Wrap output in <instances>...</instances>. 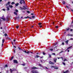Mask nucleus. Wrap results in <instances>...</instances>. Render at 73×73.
Segmentation results:
<instances>
[{"mask_svg":"<svg viewBox=\"0 0 73 73\" xmlns=\"http://www.w3.org/2000/svg\"><path fill=\"white\" fill-rule=\"evenodd\" d=\"M20 3L21 4H23V2L24 4H25V1H24V0H20Z\"/></svg>","mask_w":73,"mask_h":73,"instance_id":"nucleus-1","label":"nucleus"},{"mask_svg":"<svg viewBox=\"0 0 73 73\" xmlns=\"http://www.w3.org/2000/svg\"><path fill=\"white\" fill-rule=\"evenodd\" d=\"M38 69V68H36L35 67H31V69Z\"/></svg>","mask_w":73,"mask_h":73,"instance_id":"nucleus-2","label":"nucleus"},{"mask_svg":"<svg viewBox=\"0 0 73 73\" xmlns=\"http://www.w3.org/2000/svg\"><path fill=\"white\" fill-rule=\"evenodd\" d=\"M37 71H36L35 70H31V72L32 73H36Z\"/></svg>","mask_w":73,"mask_h":73,"instance_id":"nucleus-3","label":"nucleus"},{"mask_svg":"<svg viewBox=\"0 0 73 73\" xmlns=\"http://www.w3.org/2000/svg\"><path fill=\"white\" fill-rule=\"evenodd\" d=\"M13 62L14 63H15V64H17V63H18V62L17 60H14Z\"/></svg>","mask_w":73,"mask_h":73,"instance_id":"nucleus-4","label":"nucleus"},{"mask_svg":"<svg viewBox=\"0 0 73 73\" xmlns=\"http://www.w3.org/2000/svg\"><path fill=\"white\" fill-rule=\"evenodd\" d=\"M49 63L50 64H51V65H53L54 64V63L52 62L51 61L49 62Z\"/></svg>","mask_w":73,"mask_h":73,"instance_id":"nucleus-5","label":"nucleus"},{"mask_svg":"<svg viewBox=\"0 0 73 73\" xmlns=\"http://www.w3.org/2000/svg\"><path fill=\"white\" fill-rule=\"evenodd\" d=\"M54 50H55V51H57V46H56L53 49Z\"/></svg>","mask_w":73,"mask_h":73,"instance_id":"nucleus-6","label":"nucleus"},{"mask_svg":"<svg viewBox=\"0 0 73 73\" xmlns=\"http://www.w3.org/2000/svg\"><path fill=\"white\" fill-rule=\"evenodd\" d=\"M10 3H11V2H8L6 4V6H7V5H10L9 4H10Z\"/></svg>","mask_w":73,"mask_h":73,"instance_id":"nucleus-7","label":"nucleus"},{"mask_svg":"<svg viewBox=\"0 0 73 73\" xmlns=\"http://www.w3.org/2000/svg\"><path fill=\"white\" fill-rule=\"evenodd\" d=\"M54 61L55 62H56V61H57V58H54Z\"/></svg>","mask_w":73,"mask_h":73,"instance_id":"nucleus-8","label":"nucleus"},{"mask_svg":"<svg viewBox=\"0 0 73 73\" xmlns=\"http://www.w3.org/2000/svg\"><path fill=\"white\" fill-rule=\"evenodd\" d=\"M72 46H71L70 47H69L67 49H66V50H68V49H70V48H72Z\"/></svg>","mask_w":73,"mask_h":73,"instance_id":"nucleus-9","label":"nucleus"},{"mask_svg":"<svg viewBox=\"0 0 73 73\" xmlns=\"http://www.w3.org/2000/svg\"><path fill=\"white\" fill-rule=\"evenodd\" d=\"M38 57H40V56L38 55H36V56H35V58H38Z\"/></svg>","mask_w":73,"mask_h":73,"instance_id":"nucleus-10","label":"nucleus"},{"mask_svg":"<svg viewBox=\"0 0 73 73\" xmlns=\"http://www.w3.org/2000/svg\"><path fill=\"white\" fill-rule=\"evenodd\" d=\"M10 72L11 73H12V72H13V69H10Z\"/></svg>","mask_w":73,"mask_h":73,"instance_id":"nucleus-11","label":"nucleus"},{"mask_svg":"<svg viewBox=\"0 0 73 73\" xmlns=\"http://www.w3.org/2000/svg\"><path fill=\"white\" fill-rule=\"evenodd\" d=\"M54 69H58V68L57 67L54 66Z\"/></svg>","mask_w":73,"mask_h":73,"instance_id":"nucleus-12","label":"nucleus"},{"mask_svg":"<svg viewBox=\"0 0 73 73\" xmlns=\"http://www.w3.org/2000/svg\"><path fill=\"white\" fill-rule=\"evenodd\" d=\"M28 18H29V19H31V18L28 16H27L26 17H25V19H28Z\"/></svg>","mask_w":73,"mask_h":73,"instance_id":"nucleus-13","label":"nucleus"},{"mask_svg":"<svg viewBox=\"0 0 73 73\" xmlns=\"http://www.w3.org/2000/svg\"><path fill=\"white\" fill-rule=\"evenodd\" d=\"M39 66H40V67H42V68H43V66H42V65L40 64H39Z\"/></svg>","mask_w":73,"mask_h":73,"instance_id":"nucleus-14","label":"nucleus"},{"mask_svg":"<svg viewBox=\"0 0 73 73\" xmlns=\"http://www.w3.org/2000/svg\"><path fill=\"white\" fill-rule=\"evenodd\" d=\"M9 7L10 8H13V6L12 5H9Z\"/></svg>","mask_w":73,"mask_h":73,"instance_id":"nucleus-15","label":"nucleus"},{"mask_svg":"<svg viewBox=\"0 0 73 73\" xmlns=\"http://www.w3.org/2000/svg\"><path fill=\"white\" fill-rule=\"evenodd\" d=\"M19 3H17V4H15V7H16L17 6H18V5H19Z\"/></svg>","mask_w":73,"mask_h":73,"instance_id":"nucleus-16","label":"nucleus"},{"mask_svg":"<svg viewBox=\"0 0 73 73\" xmlns=\"http://www.w3.org/2000/svg\"><path fill=\"white\" fill-rule=\"evenodd\" d=\"M7 10L9 11V7H7Z\"/></svg>","mask_w":73,"mask_h":73,"instance_id":"nucleus-17","label":"nucleus"},{"mask_svg":"<svg viewBox=\"0 0 73 73\" xmlns=\"http://www.w3.org/2000/svg\"><path fill=\"white\" fill-rule=\"evenodd\" d=\"M13 56H12V57H11V59H10V61H12V59H13Z\"/></svg>","mask_w":73,"mask_h":73,"instance_id":"nucleus-18","label":"nucleus"},{"mask_svg":"<svg viewBox=\"0 0 73 73\" xmlns=\"http://www.w3.org/2000/svg\"><path fill=\"white\" fill-rule=\"evenodd\" d=\"M65 42L66 44H68V41L67 40L65 41Z\"/></svg>","mask_w":73,"mask_h":73,"instance_id":"nucleus-19","label":"nucleus"},{"mask_svg":"<svg viewBox=\"0 0 73 73\" xmlns=\"http://www.w3.org/2000/svg\"><path fill=\"white\" fill-rule=\"evenodd\" d=\"M22 51H23V52H24V53H27V51L25 50H22Z\"/></svg>","mask_w":73,"mask_h":73,"instance_id":"nucleus-20","label":"nucleus"},{"mask_svg":"<svg viewBox=\"0 0 73 73\" xmlns=\"http://www.w3.org/2000/svg\"><path fill=\"white\" fill-rule=\"evenodd\" d=\"M14 14H15V15H16V16H17V14L16 12H14Z\"/></svg>","mask_w":73,"mask_h":73,"instance_id":"nucleus-21","label":"nucleus"},{"mask_svg":"<svg viewBox=\"0 0 73 73\" xmlns=\"http://www.w3.org/2000/svg\"><path fill=\"white\" fill-rule=\"evenodd\" d=\"M50 67L51 68H54V66L52 65Z\"/></svg>","mask_w":73,"mask_h":73,"instance_id":"nucleus-22","label":"nucleus"},{"mask_svg":"<svg viewBox=\"0 0 73 73\" xmlns=\"http://www.w3.org/2000/svg\"><path fill=\"white\" fill-rule=\"evenodd\" d=\"M1 19H3V20H5V18H1Z\"/></svg>","mask_w":73,"mask_h":73,"instance_id":"nucleus-23","label":"nucleus"},{"mask_svg":"<svg viewBox=\"0 0 73 73\" xmlns=\"http://www.w3.org/2000/svg\"><path fill=\"white\" fill-rule=\"evenodd\" d=\"M15 4V3L14 2H12L11 3L12 5H13V4Z\"/></svg>","mask_w":73,"mask_h":73,"instance_id":"nucleus-24","label":"nucleus"},{"mask_svg":"<svg viewBox=\"0 0 73 73\" xmlns=\"http://www.w3.org/2000/svg\"><path fill=\"white\" fill-rule=\"evenodd\" d=\"M4 41H5V40L3 39L2 40V43H4Z\"/></svg>","mask_w":73,"mask_h":73,"instance_id":"nucleus-25","label":"nucleus"},{"mask_svg":"<svg viewBox=\"0 0 73 73\" xmlns=\"http://www.w3.org/2000/svg\"><path fill=\"white\" fill-rule=\"evenodd\" d=\"M42 54L43 55H45L46 54V53L44 52H43Z\"/></svg>","mask_w":73,"mask_h":73,"instance_id":"nucleus-26","label":"nucleus"},{"mask_svg":"<svg viewBox=\"0 0 73 73\" xmlns=\"http://www.w3.org/2000/svg\"><path fill=\"white\" fill-rule=\"evenodd\" d=\"M5 35V36H8V35H7V34H4Z\"/></svg>","mask_w":73,"mask_h":73,"instance_id":"nucleus-27","label":"nucleus"},{"mask_svg":"<svg viewBox=\"0 0 73 73\" xmlns=\"http://www.w3.org/2000/svg\"><path fill=\"white\" fill-rule=\"evenodd\" d=\"M38 25H42V23H39L38 24Z\"/></svg>","mask_w":73,"mask_h":73,"instance_id":"nucleus-28","label":"nucleus"},{"mask_svg":"<svg viewBox=\"0 0 73 73\" xmlns=\"http://www.w3.org/2000/svg\"><path fill=\"white\" fill-rule=\"evenodd\" d=\"M29 52H29V51H27V52H26V53H27V54H29Z\"/></svg>","mask_w":73,"mask_h":73,"instance_id":"nucleus-29","label":"nucleus"},{"mask_svg":"<svg viewBox=\"0 0 73 73\" xmlns=\"http://www.w3.org/2000/svg\"><path fill=\"white\" fill-rule=\"evenodd\" d=\"M68 60H67L66 58H64V60H63V61H67Z\"/></svg>","mask_w":73,"mask_h":73,"instance_id":"nucleus-30","label":"nucleus"},{"mask_svg":"<svg viewBox=\"0 0 73 73\" xmlns=\"http://www.w3.org/2000/svg\"><path fill=\"white\" fill-rule=\"evenodd\" d=\"M66 73H68L69 72V71L68 70H67L66 71Z\"/></svg>","mask_w":73,"mask_h":73,"instance_id":"nucleus-31","label":"nucleus"},{"mask_svg":"<svg viewBox=\"0 0 73 73\" xmlns=\"http://www.w3.org/2000/svg\"><path fill=\"white\" fill-rule=\"evenodd\" d=\"M62 64H63V65H65V62H63Z\"/></svg>","mask_w":73,"mask_h":73,"instance_id":"nucleus-32","label":"nucleus"},{"mask_svg":"<svg viewBox=\"0 0 73 73\" xmlns=\"http://www.w3.org/2000/svg\"><path fill=\"white\" fill-rule=\"evenodd\" d=\"M35 16H32V18H33V19H35Z\"/></svg>","mask_w":73,"mask_h":73,"instance_id":"nucleus-33","label":"nucleus"},{"mask_svg":"<svg viewBox=\"0 0 73 73\" xmlns=\"http://www.w3.org/2000/svg\"><path fill=\"white\" fill-rule=\"evenodd\" d=\"M62 3H63V4H65V2L64 1H63L62 2Z\"/></svg>","mask_w":73,"mask_h":73,"instance_id":"nucleus-34","label":"nucleus"},{"mask_svg":"<svg viewBox=\"0 0 73 73\" xmlns=\"http://www.w3.org/2000/svg\"><path fill=\"white\" fill-rule=\"evenodd\" d=\"M6 67H8V65L7 64H6L5 65V67H4V68H5Z\"/></svg>","mask_w":73,"mask_h":73,"instance_id":"nucleus-35","label":"nucleus"},{"mask_svg":"<svg viewBox=\"0 0 73 73\" xmlns=\"http://www.w3.org/2000/svg\"><path fill=\"white\" fill-rule=\"evenodd\" d=\"M13 71H15V70H16L15 68L13 69Z\"/></svg>","mask_w":73,"mask_h":73,"instance_id":"nucleus-36","label":"nucleus"},{"mask_svg":"<svg viewBox=\"0 0 73 73\" xmlns=\"http://www.w3.org/2000/svg\"><path fill=\"white\" fill-rule=\"evenodd\" d=\"M23 7H24V9H27V8H26V7H25V6H23Z\"/></svg>","mask_w":73,"mask_h":73,"instance_id":"nucleus-37","label":"nucleus"},{"mask_svg":"<svg viewBox=\"0 0 73 73\" xmlns=\"http://www.w3.org/2000/svg\"><path fill=\"white\" fill-rule=\"evenodd\" d=\"M27 13H30V12L29 11H27Z\"/></svg>","mask_w":73,"mask_h":73,"instance_id":"nucleus-38","label":"nucleus"},{"mask_svg":"<svg viewBox=\"0 0 73 73\" xmlns=\"http://www.w3.org/2000/svg\"><path fill=\"white\" fill-rule=\"evenodd\" d=\"M19 26H17L16 27V28H17V29H18V28H19Z\"/></svg>","mask_w":73,"mask_h":73,"instance_id":"nucleus-39","label":"nucleus"},{"mask_svg":"<svg viewBox=\"0 0 73 73\" xmlns=\"http://www.w3.org/2000/svg\"><path fill=\"white\" fill-rule=\"evenodd\" d=\"M18 48H19V49L20 50H23L21 49L19 47H18Z\"/></svg>","mask_w":73,"mask_h":73,"instance_id":"nucleus-40","label":"nucleus"},{"mask_svg":"<svg viewBox=\"0 0 73 73\" xmlns=\"http://www.w3.org/2000/svg\"><path fill=\"white\" fill-rule=\"evenodd\" d=\"M49 57L51 58V55H50V54H49Z\"/></svg>","mask_w":73,"mask_h":73,"instance_id":"nucleus-41","label":"nucleus"},{"mask_svg":"<svg viewBox=\"0 0 73 73\" xmlns=\"http://www.w3.org/2000/svg\"><path fill=\"white\" fill-rule=\"evenodd\" d=\"M66 7L68 9H69V7L67 5H66Z\"/></svg>","mask_w":73,"mask_h":73,"instance_id":"nucleus-42","label":"nucleus"},{"mask_svg":"<svg viewBox=\"0 0 73 73\" xmlns=\"http://www.w3.org/2000/svg\"><path fill=\"white\" fill-rule=\"evenodd\" d=\"M70 29L69 28H68V29L66 30L69 31V30Z\"/></svg>","mask_w":73,"mask_h":73,"instance_id":"nucleus-43","label":"nucleus"},{"mask_svg":"<svg viewBox=\"0 0 73 73\" xmlns=\"http://www.w3.org/2000/svg\"><path fill=\"white\" fill-rule=\"evenodd\" d=\"M15 11H16V12H18V10H16Z\"/></svg>","mask_w":73,"mask_h":73,"instance_id":"nucleus-44","label":"nucleus"},{"mask_svg":"<svg viewBox=\"0 0 73 73\" xmlns=\"http://www.w3.org/2000/svg\"><path fill=\"white\" fill-rule=\"evenodd\" d=\"M52 54L53 55H55V53H52Z\"/></svg>","mask_w":73,"mask_h":73,"instance_id":"nucleus-45","label":"nucleus"},{"mask_svg":"<svg viewBox=\"0 0 73 73\" xmlns=\"http://www.w3.org/2000/svg\"><path fill=\"white\" fill-rule=\"evenodd\" d=\"M53 50V49H50V50H51V51H52V50Z\"/></svg>","mask_w":73,"mask_h":73,"instance_id":"nucleus-46","label":"nucleus"},{"mask_svg":"<svg viewBox=\"0 0 73 73\" xmlns=\"http://www.w3.org/2000/svg\"><path fill=\"white\" fill-rule=\"evenodd\" d=\"M62 44L64 45V42H62Z\"/></svg>","mask_w":73,"mask_h":73,"instance_id":"nucleus-47","label":"nucleus"},{"mask_svg":"<svg viewBox=\"0 0 73 73\" xmlns=\"http://www.w3.org/2000/svg\"><path fill=\"white\" fill-rule=\"evenodd\" d=\"M3 43H2V47H3V46L4 45V44H3Z\"/></svg>","mask_w":73,"mask_h":73,"instance_id":"nucleus-48","label":"nucleus"},{"mask_svg":"<svg viewBox=\"0 0 73 73\" xmlns=\"http://www.w3.org/2000/svg\"><path fill=\"white\" fill-rule=\"evenodd\" d=\"M46 69H47V70H48V69H49V68H48L46 67Z\"/></svg>","mask_w":73,"mask_h":73,"instance_id":"nucleus-49","label":"nucleus"},{"mask_svg":"<svg viewBox=\"0 0 73 73\" xmlns=\"http://www.w3.org/2000/svg\"><path fill=\"white\" fill-rule=\"evenodd\" d=\"M22 65H23V66H25V64H22Z\"/></svg>","mask_w":73,"mask_h":73,"instance_id":"nucleus-50","label":"nucleus"},{"mask_svg":"<svg viewBox=\"0 0 73 73\" xmlns=\"http://www.w3.org/2000/svg\"><path fill=\"white\" fill-rule=\"evenodd\" d=\"M39 27H40V28H42V25H40V26H39Z\"/></svg>","mask_w":73,"mask_h":73,"instance_id":"nucleus-51","label":"nucleus"},{"mask_svg":"<svg viewBox=\"0 0 73 73\" xmlns=\"http://www.w3.org/2000/svg\"><path fill=\"white\" fill-rule=\"evenodd\" d=\"M72 31H73V30L72 29H71L70 31L71 32H72Z\"/></svg>","mask_w":73,"mask_h":73,"instance_id":"nucleus-52","label":"nucleus"},{"mask_svg":"<svg viewBox=\"0 0 73 73\" xmlns=\"http://www.w3.org/2000/svg\"><path fill=\"white\" fill-rule=\"evenodd\" d=\"M58 26H56V28H58Z\"/></svg>","mask_w":73,"mask_h":73,"instance_id":"nucleus-53","label":"nucleus"},{"mask_svg":"<svg viewBox=\"0 0 73 73\" xmlns=\"http://www.w3.org/2000/svg\"><path fill=\"white\" fill-rule=\"evenodd\" d=\"M70 40H73V38H71L70 39Z\"/></svg>","mask_w":73,"mask_h":73,"instance_id":"nucleus-54","label":"nucleus"},{"mask_svg":"<svg viewBox=\"0 0 73 73\" xmlns=\"http://www.w3.org/2000/svg\"><path fill=\"white\" fill-rule=\"evenodd\" d=\"M35 73H38V72L37 71H36Z\"/></svg>","mask_w":73,"mask_h":73,"instance_id":"nucleus-55","label":"nucleus"},{"mask_svg":"<svg viewBox=\"0 0 73 73\" xmlns=\"http://www.w3.org/2000/svg\"><path fill=\"white\" fill-rule=\"evenodd\" d=\"M57 44H58V43L56 42V43H55V45H57Z\"/></svg>","mask_w":73,"mask_h":73,"instance_id":"nucleus-56","label":"nucleus"},{"mask_svg":"<svg viewBox=\"0 0 73 73\" xmlns=\"http://www.w3.org/2000/svg\"><path fill=\"white\" fill-rule=\"evenodd\" d=\"M3 11H5V9H3Z\"/></svg>","mask_w":73,"mask_h":73,"instance_id":"nucleus-57","label":"nucleus"},{"mask_svg":"<svg viewBox=\"0 0 73 73\" xmlns=\"http://www.w3.org/2000/svg\"><path fill=\"white\" fill-rule=\"evenodd\" d=\"M14 53H15V50H14Z\"/></svg>","mask_w":73,"mask_h":73,"instance_id":"nucleus-58","label":"nucleus"},{"mask_svg":"<svg viewBox=\"0 0 73 73\" xmlns=\"http://www.w3.org/2000/svg\"><path fill=\"white\" fill-rule=\"evenodd\" d=\"M2 28H2V27H1L0 28V29H2Z\"/></svg>","mask_w":73,"mask_h":73,"instance_id":"nucleus-59","label":"nucleus"},{"mask_svg":"<svg viewBox=\"0 0 73 73\" xmlns=\"http://www.w3.org/2000/svg\"><path fill=\"white\" fill-rule=\"evenodd\" d=\"M1 22L0 21V25H1Z\"/></svg>","mask_w":73,"mask_h":73,"instance_id":"nucleus-60","label":"nucleus"},{"mask_svg":"<svg viewBox=\"0 0 73 73\" xmlns=\"http://www.w3.org/2000/svg\"><path fill=\"white\" fill-rule=\"evenodd\" d=\"M70 36H73V35H70Z\"/></svg>","mask_w":73,"mask_h":73,"instance_id":"nucleus-61","label":"nucleus"},{"mask_svg":"<svg viewBox=\"0 0 73 73\" xmlns=\"http://www.w3.org/2000/svg\"><path fill=\"white\" fill-rule=\"evenodd\" d=\"M31 15H33V13H31Z\"/></svg>","mask_w":73,"mask_h":73,"instance_id":"nucleus-62","label":"nucleus"},{"mask_svg":"<svg viewBox=\"0 0 73 73\" xmlns=\"http://www.w3.org/2000/svg\"><path fill=\"white\" fill-rule=\"evenodd\" d=\"M63 73H66V71H65V72H63Z\"/></svg>","mask_w":73,"mask_h":73,"instance_id":"nucleus-63","label":"nucleus"},{"mask_svg":"<svg viewBox=\"0 0 73 73\" xmlns=\"http://www.w3.org/2000/svg\"><path fill=\"white\" fill-rule=\"evenodd\" d=\"M33 26H31V28H33Z\"/></svg>","mask_w":73,"mask_h":73,"instance_id":"nucleus-64","label":"nucleus"}]
</instances>
